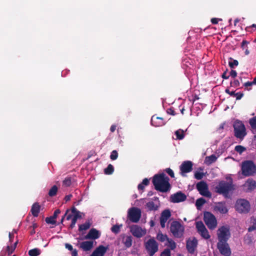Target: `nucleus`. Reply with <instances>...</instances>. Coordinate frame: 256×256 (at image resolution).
I'll return each mask as SVG.
<instances>
[{"label":"nucleus","instance_id":"nucleus-21","mask_svg":"<svg viewBox=\"0 0 256 256\" xmlns=\"http://www.w3.org/2000/svg\"><path fill=\"white\" fill-rule=\"evenodd\" d=\"M93 241H84L80 244V248L87 252L93 248Z\"/></svg>","mask_w":256,"mask_h":256},{"label":"nucleus","instance_id":"nucleus-20","mask_svg":"<svg viewBox=\"0 0 256 256\" xmlns=\"http://www.w3.org/2000/svg\"><path fill=\"white\" fill-rule=\"evenodd\" d=\"M108 247H105L102 245L98 246L96 249L92 252L90 256H104L106 250Z\"/></svg>","mask_w":256,"mask_h":256},{"label":"nucleus","instance_id":"nucleus-33","mask_svg":"<svg viewBox=\"0 0 256 256\" xmlns=\"http://www.w3.org/2000/svg\"><path fill=\"white\" fill-rule=\"evenodd\" d=\"M176 138L178 140H182L184 137V131L182 130H178L175 132Z\"/></svg>","mask_w":256,"mask_h":256},{"label":"nucleus","instance_id":"nucleus-26","mask_svg":"<svg viewBox=\"0 0 256 256\" xmlns=\"http://www.w3.org/2000/svg\"><path fill=\"white\" fill-rule=\"evenodd\" d=\"M146 206L149 210H156L158 208V206L155 204L152 201L146 203Z\"/></svg>","mask_w":256,"mask_h":256},{"label":"nucleus","instance_id":"nucleus-47","mask_svg":"<svg viewBox=\"0 0 256 256\" xmlns=\"http://www.w3.org/2000/svg\"><path fill=\"white\" fill-rule=\"evenodd\" d=\"M160 256H171L170 250L168 248H166L161 253Z\"/></svg>","mask_w":256,"mask_h":256},{"label":"nucleus","instance_id":"nucleus-27","mask_svg":"<svg viewBox=\"0 0 256 256\" xmlns=\"http://www.w3.org/2000/svg\"><path fill=\"white\" fill-rule=\"evenodd\" d=\"M72 212L74 214V218L76 219L81 218V213L78 211L74 206L72 207L71 208Z\"/></svg>","mask_w":256,"mask_h":256},{"label":"nucleus","instance_id":"nucleus-4","mask_svg":"<svg viewBox=\"0 0 256 256\" xmlns=\"http://www.w3.org/2000/svg\"><path fill=\"white\" fill-rule=\"evenodd\" d=\"M234 136L237 138L242 140L246 135V128L244 123L238 120H236L233 124Z\"/></svg>","mask_w":256,"mask_h":256},{"label":"nucleus","instance_id":"nucleus-63","mask_svg":"<svg viewBox=\"0 0 256 256\" xmlns=\"http://www.w3.org/2000/svg\"><path fill=\"white\" fill-rule=\"evenodd\" d=\"M72 194H68V195H67L65 196L64 198V200H66V202L70 200V198H72Z\"/></svg>","mask_w":256,"mask_h":256},{"label":"nucleus","instance_id":"nucleus-6","mask_svg":"<svg viewBox=\"0 0 256 256\" xmlns=\"http://www.w3.org/2000/svg\"><path fill=\"white\" fill-rule=\"evenodd\" d=\"M144 246L150 256H153L158 250V244L154 238L144 242Z\"/></svg>","mask_w":256,"mask_h":256},{"label":"nucleus","instance_id":"nucleus-56","mask_svg":"<svg viewBox=\"0 0 256 256\" xmlns=\"http://www.w3.org/2000/svg\"><path fill=\"white\" fill-rule=\"evenodd\" d=\"M60 213V210L59 209H56L53 214V216H52L53 218H54L56 219L57 218L58 214H59Z\"/></svg>","mask_w":256,"mask_h":256},{"label":"nucleus","instance_id":"nucleus-35","mask_svg":"<svg viewBox=\"0 0 256 256\" xmlns=\"http://www.w3.org/2000/svg\"><path fill=\"white\" fill-rule=\"evenodd\" d=\"M114 171V168L112 164H109L107 168L104 169V172L106 174H112Z\"/></svg>","mask_w":256,"mask_h":256},{"label":"nucleus","instance_id":"nucleus-34","mask_svg":"<svg viewBox=\"0 0 256 256\" xmlns=\"http://www.w3.org/2000/svg\"><path fill=\"white\" fill-rule=\"evenodd\" d=\"M196 228L198 230V232L199 233L206 228L202 221H198L196 222Z\"/></svg>","mask_w":256,"mask_h":256},{"label":"nucleus","instance_id":"nucleus-57","mask_svg":"<svg viewBox=\"0 0 256 256\" xmlns=\"http://www.w3.org/2000/svg\"><path fill=\"white\" fill-rule=\"evenodd\" d=\"M253 84H254V83H253V81L252 82H245L244 84V86L246 87V88H248V86H252Z\"/></svg>","mask_w":256,"mask_h":256},{"label":"nucleus","instance_id":"nucleus-17","mask_svg":"<svg viewBox=\"0 0 256 256\" xmlns=\"http://www.w3.org/2000/svg\"><path fill=\"white\" fill-rule=\"evenodd\" d=\"M170 216L171 214L169 210H165L162 212L160 217V224L162 228L165 227V224Z\"/></svg>","mask_w":256,"mask_h":256},{"label":"nucleus","instance_id":"nucleus-14","mask_svg":"<svg viewBox=\"0 0 256 256\" xmlns=\"http://www.w3.org/2000/svg\"><path fill=\"white\" fill-rule=\"evenodd\" d=\"M193 164L191 161L184 162L180 166V174L182 176H185V174L190 172L192 170Z\"/></svg>","mask_w":256,"mask_h":256},{"label":"nucleus","instance_id":"nucleus-38","mask_svg":"<svg viewBox=\"0 0 256 256\" xmlns=\"http://www.w3.org/2000/svg\"><path fill=\"white\" fill-rule=\"evenodd\" d=\"M166 241L168 242V244H167L168 246L170 247L172 250H174L176 248V244L172 239L168 238Z\"/></svg>","mask_w":256,"mask_h":256},{"label":"nucleus","instance_id":"nucleus-25","mask_svg":"<svg viewBox=\"0 0 256 256\" xmlns=\"http://www.w3.org/2000/svg\"><path fill=\"white\" fill-rule=\"evenodd\" d=\"M217 157L216 156L215 154H212L208 156H206V163L208 164V165H210V164H212V163L213 162H214L216 160H217Z\"/></svg>","mask_w":256,"mask_h":256},{"label":"nucleus","instance_id":"nucleus-43","mask_svg":"<svg viewBox=\"0 0 256 256\" xmlns=\"http://www.w3.org/2000/svg\"><path fill=\"white\" fill-rule=\"evenodd\" d=\"M62 184L64 186H69L72 184V180L71 178L67 177L62 182Z\"/></svg>","mask_w":256,"mask_h":256},{"label":"nucleus","instance_id":"nucleus-58","mask_svg":"<svg viewBox=\"0 0 256 256\" xmlns=\"http://www.w3.org/2000/svg\"><path fill=\"white\" fill-rule=\"evenodd\" d=\"M65 247L66 248H67L68 250L70 251H72V250H74L72 246L70 244H66Z\"/></svg>","mask_w":256,"mask_h":256},{"label":"nucleus","instance_id":"nucleus-31","mask_svg":"<svg viewBox=\"0 0 256 256\" xmlns=\"http://www.w3.org/2000/svg\"><path fill=\"white\" fill-rule=\"evenodd\" d=\"M30 256H38L40 254V250L38 248H34L28 251Z\"/></svg>","mask_w":256,"mask_h":256},{"label":"nucleus","instance_id":"nucleus-12","mask_svg":"<svg viewBox=\"0 0 256 256\" xmlns=\"http://www.w3.org/2000/svg\"><path fill=\"white\" fill-rule=\"evenodd\" d=\"M217 248L220 252L224 256H230L231 254V250L228 242H218Z\"/></svg>","mask_w":256,"mask_h":256},{"label":"nucleus","instance_id":"nucleus-55","mask_svg":"<svg viewBox=\"0 0 256 256\" xmlns=\"http://www.w3.org/2000/svg\"><path fill=\"white\" fill-rule=\"evenodd\" d=\"M225 92L226 94H230L231 96H234V97L235 96V92H234V91H232L231 92V91H230L229 90V89L226 88L225 90Z\"/></svg>","mask_w":256,"mask_h":256},{"label":"nucleus","instance_id":"nucleus-54","mask_svg":"<svg viewBox=\"0 0 256 256\" xmlns=\"http://www.w3.org/2000/svg\"><path fill=\"white\" fill-rule=\"evenodd\" d=\"M167 112L168 114L172 115V116H175L176 114V113L175 111L174 110V108H168L167 110Z\"/></svg>","mask_w":256,"mask_h":256},{"label":"nucleus","instance_id":"nucleus-61","mask_svg":"<svg viewBox=\"0 0 256 256\" xmlns=\"http://www.w3.org/2000/svg\"><path fill=\"white\" fill-rule=\"evenodd\" d=\"M144 186H148L150 184L149 180L147 178H145L142 180V182Z\"/></svg>","mask_w":256,"mask_h":256},{"label":"nucleus","instance_id":"nucleus-32","mask_svg":"<svg viewBox=\"0 0 256 256\" xmlns=\"http://www.w3.org/2000/svg\"><path fill=\"white\" fill-rule=\"evenodd\" d=\"M206 200L204 198H198L196 202V206L198 209L200 208L206 203Z\"/></svg>","mask_w":256,"mask_h":256},{"label":"nucleus","instance_id":"nucleus-29","mask_svg":"<svg viewBox=\"0 0 256 256\" xmlns=\"http://www.w3.org/2000/svg\"><path fill=\"white\" fill-rule=\"evenodd\" d=\"M58 186L56 185L53 186L50 188V189L49 190V192L48 193V196L50 197H53V196H55L58 192Z\"/></svg>","mask_w":256,"mask_h":256},{"label":"nucleus","instance_id":"nucleus-53","mask_svg":"<svg viewBox=\"0 0 256 256\" xmlns=\"http://www.w3.org/2000/svg\"><path fill=\"white\" fill-rule=\"evenodd\" d=\"M244 96V94L242 92H237L235 93V96L236 97V100H240Z\"/></svg>","mask_w":256,"mask_h":256},{"label":"nucleus","instance_id":"nucleus-50","mask_svg":"<svg viewBox=\"0 0 256 256\" xmlns=\"http://www.w3.org/2000/svg\"><path fill=\"white\" fill-rule=\"evenodd\" d=\"M14 250V248H12V246H6V252L8 255H10Z\"/></svg>","mask_w":256,"mask_h":256},{"label":"nucleus","instance_id":"nucleus-30","mask_svg":"<svg viewBox=\"0 0 256 256\" xmlns=\"http://www.w3.org/2000/svg\"><path fill=\"white\" fill-rule=\"evenodd\" d=\"M156 238L160 242H164L165 240H167L168 238L166 234H164L160 232L157 234Z\"/></svg>","mask_w":256,"mask_h":256},{"label":"nucleus","instance_id":"nucleus-60","mask_svg":"<svg viewBox=\"0 0 256 256\" xmlns=\"http://www.w3.org/2000/svg\"><path fill=\"white\" fill-rule=\"evenodd\" d=\"M221 20L220 19H218L217 18H212L211 19V22L214 24H216L218 23V20Z\"/></svg>","mask_w":256,"mask_h":256},{"label":"nucleus","instance_id":"nucleus-64","mask_svg":"<svg viewBox=\"0 0 256 256\" xmlns=\"http://www.w3.org/2000/svg\"><path fill=\"white\" fill-rule=\"evenodd\" d=\"M72 256H78V251L76 249H74L72 251Z\"/></svg>","mask_w":256,"mask_h":256},{"label":"nucleus","instance_id":"nucleus-18","mask_svg":"<svg viewBox=\"0 0 256 256\" xmlns=\"http://www.w3.org/2000/svg\"><path fill=\"white\" fill-rule=\"evenodd\" d=\"M151 124L152 126L158 127L165 125L166 122L162 118L153 116L151 118Z\"/></svg>","mask_w":256,"mask_h":256},{"label":"nucleus","instance_id":"nucleus-16","mask_svg":"<svg viewBox=\"0 0 256 256\" xmlns=\"http://www.w3.org/2000/svg\"><path fill=\"white\" fill-rule=\"evenodd\" d=\"M186 199V195L182 192H178L170 196V202L174 203H178L184 201Z\"/></svg>","mask_w":256,"mask_h":256},{"label":"nucleus","instance_id":"nucleus-28","mask_svg":"<svg viewBox=\"0 0 256 256\" xmlns=\"http://www.w3.org/2000/svg\"><path fill=\"white\" fill-rule=\"evenodd\" d=\"M91 224L89 222H86L84 224H80L79 226L78 230L82 232L90 228V227Z\"/></svg>","mask_w":256,"mask_h":256},{"label":"nucleus","instance_id":"nucleus-11","mask_svg":"<svg viewBox=\"0 0 256 256\" xmlns=\"http://www.w3.org/2000/svg\"><path fill=\"white\" fill-rule=\"evenodd\" d=\"M196 187L201 195L209 198L211 197V193L208 190V186L205 182L200 181L198 182L196 184Z\"/></svg>","mask_w":256,"mask_h":256},{"label":"nucleus","instance_id":"nucleus-37","mask_svg":"<svg viewBox=\"0 0 256 256\" xmlns=\"http://www.w3.org/2000/svg\"><path fill=\"white\" fill-rule=\"evenodd\" d=\"M124 246L127 248H128L130 247L132 245V238L130 236H127L126 238V240L124 242Z\"/></svg>","mask_w":256,"mask_h":256},{"label":"nucleus","instance_id":"nucleus-13","mask_svg":"<svg viewBox=\"0 0 256 256\" xmlns=\"http://www.w3.org/2000/svg\"><path fill=\"white\" fill-rule=\"evenodd\" d=\"M198 245V241L196 238L192 237L188 238L186 240V248L188 252L192 254L194 253Z\"/></svg>","mask_w":256,"mask_h":256},{"label":"nucleus","instance_id":"nucleus-41","mask_svg":"<svg viewBox=\"0 0 256 256\" xmlns=\"http://www.w3.org/2000/svg\"><path fill=\"white\" fill-rule=\"evenodd\" d=\"M47 224H54L56 223V218H53L52 216L47 217L45 220Z\"/></svg>","mask_w":256,"mask_h":256},{"label":"nucleus","instance_id":"nucleus-36","mask_svg":"<svg viewBox=\"0 0 256 256\" xmlns=\"http://www.w3.org/2000/svg\"><path fill=\"white\" fill-rule=\"evenodd\" d=\"M200 235L204 239L208 240L210 238V236L208 234V230L206 228L199 232Z\"/></svg>","mask_w":256,"mask_h":256},{"label":"nucleus","instance_id":"nucleus-3","mask_svg":"<svg viewBox=\"0 0 256 256\" xmlns=\"http://www.w3.org/2000/svg\"><path fill=\"white\" fill-rule=\"evenodd\" d=\"M242 174L245 176H254L256 174V165L250 160L242 162L241 166Z\"/></svg>","mask_w":256,"mask_h":256},{"label":"nucleus","instance_id":"nucleus-24","mask_svg":"<svg viewBox=\"0 0 256 256\" xmlns=\"http://www.w3.org/2000/svg\"><path fill=\"white\" fill-rule=\"evenodd\" d=\"M40 208V206L38 202H35L32 204L30 212L34 216L37 217L38 216Z\"/></svg>","mask_w":256,"mask_h":256},{"label":"nucleus","instance_id":"nucleus-22","mask_svg":"<svg viewBox=\"0 0 256 256\" xmlns=\"http://www.w3.org/2000/svg\"><path fill=\"white\" fill-rule=\"evenodd\" d=\"M244 186L247 188L248 191H252L256 188V181L252 178H248L246 181Z\"/></svg>","mask_w":256,"mask_h":256},{"label":"nucleus","instance_id":"nucleus-1","mask_svg":"<svg viewBox=\"0 0 256 256\" xmlns=\"http://www.w3.org/2000/svg\"><path fill=\"white\" fill-rule=\"evenodd\" d=\"M170 178L164 173L155 174L152 178L154 188L160 192H166L171 188Z\"/></svg>","mask_w":256,"mask_h":256},{"label":"nucleus","instance_id":"nucleus-52","mask_svg":"<svg viewBox=\"0 0 256 256\" xmlns=\"http://www.w3.org/2000/svg\"><path fill=\"white\" fill-rule=\"evenodd\" d=\"M230 85L232 86L238 87L240 86V83L238 80H234V82H230Z\"/></svg>","mask_w":256,"mask_h":256},{"label":"nucleus","instance_id":"nucleus-5","mask_svg":"<svg viewBox=\"0 0 256 256\" xmlns=\"http://www.w3.org/2000/svg\"><path fill=\"white\" fill-rule=\"evenodd\" d=\"M170 229L172 235L176 238H180L184 235V227L178 221L174 220L171 222Z\"/></svg>","mask_w":256,"mask_h":256},{"label":"nucleus","instance_id":"nucleus-2","mask_svg":"<svg viewBox=\"0 0 256 256\" xmlns=\"http://www.w3.org/2000/svg\"><path fill=\"white\" fill-rule=\"evenodd\" d=\"M234 190V186L232 182L222 180L215 188L216 193L222 194L224 198H230V194L232 193Z\"/></svg>","mask_w":256,"mask_h":256},{"label":"nucleus","instance_id":"nucleus-49","mask_svg":"<svg viewBox=\"0 0 256 256\" xmlns=\"http://www.w3.org/2000/svg\"><path fill=\"white\" fill-rule=\"evenodd\" d=\"M255 230H256V218L254 219L252 225L248 228V231L251 232Z\"/></svg>","mask_w":256,"mask_h":256},{"label":"nucleus","instance_id":"nucleus-42","mask_svg":"<svg viewBox=\"0 0 256 256\" xmlns=\"http://www.w3.org/2000/svg\"><path fill=\"white\" fill-rule=\"evenodd\" d=\"M249 123L252 128L256 129V116L251 118Z\"/></svg>","mask_w":256,"mask_h":256},{"label":"nucleus","instance_id":"nucleus-39","mask_svg":"<svg viewBox=\"0 0 256 256\" xmlns=\"http://www.w3.org/2000/svg\"><path fill=\"white\" fill-rule=\"evenodd\" d=\"M234 150L240 154H241L246 150V148L242 146L238 145L235 146Z\"/></svg>","mask_w":256,"mask_h":256},{"label":"nucleus","instance_id":"nucleus-62","mask_svg":"<svg viewBox=\"0 0 256 256\" xmlns=\"http://www.w3.org/2000/svg\"><path fill=\"white\" fill-rule=\"evenodd\" d=\"M8 236H9V240L10 242H12L14 238V235L13 234L10 232L9 234H8Z\"/></svg>","mask_w":256,"mask_h":256},{"label":"nucleus","instance_id":"nucleus-59","mask_svg":"<svg viewBox=\"0 0 256 256\" xmlns=\"http://www.w3.org/2000/svg\"><path fill=\"white\" fill-rule=\"evenodd\" d=\"M230 76L232 77V78H236L237 76V72H236L235 70H232L230 72Z\"/></svg>","mask_w":256,"mask_h":256},{"label":"nucleus","instance_id":"nucleus-51","mask_svg":"<svg viewBox=\"0 0 256 256\" xmlns=\"http://www.w3.org/2000/svg\"><path fill=\"white\" fill-rule=\"evenodd\" d=\"M77 220V219L75 218L74 217L72 218V222L69 226V228L72 229L75 226Z\"/></svg>","mask_w":256,"mask_h":256},{"label":"nucleus","instance_id":"nucleus-10","mask_svg":"<svg viewBox=\"0 0 256 256\" xmlns=\"http://www.w3.org/2000/svg\"><path fill=\"white\" fill-rule=\"evenodd\" d=\"M230 236L229 228L225 226H222L218 230V242H228Z\"/></svg>","mask_w":256,"mask_h":256},{"label":"nucleus","instance_id":"nucleus-7","mask_svg":"<svg viewBox=\"0 0 256 256\" xmlns=\"http://www.w3.org/2000/svg\"><path fill=\"white\" fill-rule=\"evenodd\" d=\"M235 208L240 213L246 214L250 210V202L244 199L238 200L236 202Z\"/></svg>","mask_w":256,"mask_h":256},{"label":"nucleus","instance_id":"nucleus-8","mask_svg":"<svg viewBox=\"0 0 256 256\" xmlns=\"http://www.w3.org/2000/svg\"><path fill=\"white\" fill-rule=\"evenodd\" d=\"M204 220L210 230L214 229L217 226V221L214 216L209 212L204 213Z\"/></svg>","mask_w":256,"mask_h":256},{"label":"nucleus","instance_id":"nucleus-40","mask_svg":"<svg viewBox=\"0 0 256 256\" xmlns=\"http://www.w3.org/2000/svg\"><path fill=\"white\" fill-rule=\"evenodd\" d=\"M204 176V172H196L194 174V178L198 180H202Z\"/></svg>","mask_w":256,"mask_h":256},{"label":"nucleus","instance_id":"nucleus-15","mask_svg":"<svg viewBox=\"0 0 256 256\" xmlns=\"http://www.w3.org/2000/svg\"><path fill=\"white\" fill-rule=\"evenodd\" d=\"M130 232L132 234L138 238H140L144 236L146 232L141 227L138 225H132L130 227Z\"/></svg>","mask_w":256,"mask_h":256},{"label":"nucleus","instance_id":"nucleus-44","mask_svg":"<svg viewBox=\"0 0 256 256\" xmlns=\"http://www.w3.org/2000/svg\"><path fill=\"white\" fill-rule=\"evenodd\" d=\"M118 158V152L116 150H112L110 155V158L112 160H116Z\"/></svg>","mask_w":256,"mask_h":256},{"label":"nucleus","instance_id":"nucleus-9","mask_svg":"<svg viewBox=\"0 0 256 256\" xmlns=\"http://www.w3.org/2000/svg\"><path fill=\"white\" fill-rule=\"evenodd\" d=\"M141 216V210L138 208L132 207L128 210V218L132 222H138L140 220Z\"/></svg>","mask_w":256,"mask_h":256},{"label":"nucleus","instance_id":"nucleus-48","mask_svg":"<svg viewBox=\"0 0 256 256\" xmlns=\"http://www.w3.org/2000/svg\"><path fill=\"white\" fill-rule=\"evenodd\" d=\"M165 172L172 178H174V171L170 168H166Z\"/></svg>","mask_w":256,"mask_h":256},{"label":"nucleus","instance_id":"nucleus-19","mask_svg":"<svg viewBox=\"0 0 256 256\" xmlns=\"http://www.w3.org/2000/svg\"><path fill=\"white\" fill-rule=\"evenodd\" d=\"M100 236V234L98 230L92 228L90 229L88 234L85 236V239L96 240Z\"/></svg>","mask_w":256,"mask_h":256},{"label":"nucleus","instance_id":"nucleus-45","mask_svg":"<svg viewBox=\"0 0 256 256\" xmlns=\"http://www.w3.org/2000/svg\"><path fill=\"white\" fill-rule=\"evenodd\" d=\"M120 226L118 224L114 225L111 228L112 232L116 234H118L120 231Z\"/></svg>","mask_w":256,"mask_h":256},{"label":"nucleus","instance_id":"nucleus-46","mask_svg":"<svg viewBox=\"0 0 256 256\" xmlns=\"http://www.w3.org/2000/svg\"><path fill=\"white\" fill-rule=\"evenodd\" d=\"M228 64L230 68H233L235 66H238V62L237 60H233L232 62H229Z\"/></svg>","mask_w":256,"mask_h":256},{"label":"nucleus","instance_id":"nucleus-23","mask_svg":"<svg viewBox=\"0 0 256 256\" xmlns=\"http://www.w3.org/2000/svg\"><path fill=\"white\" fill-rule=\"evenodd\" d=\"M214 210L223 214H226L228 212L225 203L222 202L216 204L214 207Z\"/></svg>","mask_w":256,"mask_h":256}]
</instances>
